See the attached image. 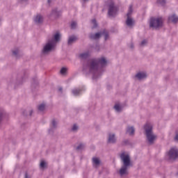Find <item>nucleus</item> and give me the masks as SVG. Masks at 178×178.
I'll list each match as a JSON object with an SVG mask.
<instances>
[{"instance_id": "obj_32", "label": "nucleus", "mask_w": 178, "mask_h": 178, "mask_svg": "<svg viewBox=\"0 0 178 178\" xmlns=\"http://www.w3.org/2000/svg\"><path fill=\"white\" fill-rule=\"evenodd\" d=\"M25 178H31V175H29V174H25Z\"/></svg>"}, {"instance_id": "obj_18", "label": "nucleus", "mask_w": 178, "mask_h": 178, "mask_svg": "<svg viewBox=\"0 0 178 178\" xmlns=\"http://www.w3.org/2000/svg\"><path fill=\"white\" fill-rule=\"evenodd\" d=\"M72 92L75 97L77 95H80V94H81V89L74 88L72 90Z\"/></svg>"}, {"instance_id": "obj_8", "label": "nucleus", "mask_w": 178, "mask_h": 178, "mask_svg": "<svg viewBox=\"0 0 178 178\" xmlns=\"http://www.w3.org/2000/svg\"><path fill=\"white\" fill-rule=\"evenodd\" d=\"M90 38L92 40H98L99 38H101V37H104V40H108V32L106 30H104L102 32L97 33L95 34H90Z\"/></svg>"}, {"instance_id": "obj_4", "label": "nucleus", "mask_w": 178, "mask_h": 178, "mask_svg": "<svg viewBox=\"0 0 178 178\" xmlns=\"http://www.w3.org/2000/svg\"><path fill=\"white\" fill-rule=\"evenodd\" d=\"M144 130L145 131L147 140L149 144H154L157 137L156 135H155L154 133L152 132V124H146L144 126Z\"/></svg>"}, {"instance_id": "obj_25", "label": "nucleus", "mask_w": 178, "mask_h": 178, "mask_svg": "<svg viewBox=\"0 0 178 178\" xmlns=\"http://www.w3.org/2000/svg\"><path fill=\"white\" fill-rule=\"evenodd\" d=\"M40 169H45L47 168V162L44 160H42L40 163Z\"/></svg>"}, {"instance_id": "obj_35", "label": "nucleus", "mask_w": 178, "mask_h": 178, "mask_svg": "<svg viewBox=\"0 0 178 178\" xmlns=\"http://www.w3.org/2000/svg\"><path fill=\"white\" fill-rule=\"evenodd\" d=\"M19 1H20V2H27V1L29 0H19Z\"/></svg>"}, {"instance_id": "obj_15", "label": "nucleus", "mask_w": 178, "mask_h": 178, "mask_svg": "<svg viewBox=\"0 0 178 178\" xmlns=\"http://www.w3.org/2000/svg\"><path fill=\"white\" fill-rule=\"evenodd\" d=\"M114 109H115V112L119 113V112H120L121 111H123V107L122 106V104H115L114 106Z\"/></svg>"}, {"instance_id": "obj_19", "label": "nucleus", "mask_w": 178, "mask_h": 178, "mask_svg": "<svg viewBox=\"0 0 178 178\" xmlns=\"http://www.w3.org/2000/svg\"><path fill=\"white\" fill-rule=\"evenodd\" d=\"M12 54L14 56H17L20 54V49L19 47H15L12 49Z\"/></svg>"}, {"instance_id": "obj_30", "label": "nucleus", "mask_w": 178, "mask_h": 178, "mask_svg": "<svg viewBox=\"0 0 178 178\" xmlns=\"http://www.w3.org/2000/svg\"><path fill=\"white\" fill-rule=\"evenodd\" d=\"M83 147H84V145L80 144V145L77 147V149H81V148H83Z\"/></svg>"}, {"instance_id": "obj_10", "label": "nucleus", "mask_w": 178, "mask_h": 178, "mask_svg": "<svg viewBox=\"0 0 178 178\" xmlns=\"http://www.w3.org/2000/svg\"><path fill=\"white\" fill-rule=\"evenodd\" d=\"M107 141L109 144L116 143V141H118V138H116V134L113 132L108 133Z\"/></svg>"}, {"instance_id": "obj_24", "label": "nucleus", "mask_w": 178, "mask_h": 178, "mask_svg": "<svg viewBox=\"0 0 178 178\" xmlns=\"http://www.w3.org/2000/svg\"><path fill=\"white\" fill-rule=\"evenodd\" d=\"M45 108H47V105L45 103H42L38 106V111L42 112L43 111H45Z\"/></svg>"}, {"instance_id": "obj_12", "label": "nucleus", "mask_w": 178, "mask_h": 178, "mask_svg": "<svg viewBox=\"0 0 178 178\" xmlns=\"http://www.w3.org/2000/svg\"><path fill=\"white\" fill-rule=\"evenodd\" d=\"M168 22L169 23H174L176 24L178 22V17L175 14H172L168 17Z\"/></svg>"}, {"instance_id": "obj_6", "label": "nucleus", "mask_w": 178, "mask_h": 178, "mask_svg": "<svg viewBox=\"0 0 178 178\" xmlns=\"http://www.w3.org/2000/svg\"><path fill=\"white\" fill-rule=\"evenodd\" d=\"M132 14H133V6H129L128 13L127 14V20H126V24L128 27H133L134 24H136V21L133 17H131Z\"/></svg>"}, {"instance_id": "obj_23", "label": "nucleus", "mask_w": 178, "mask_h": 178, "mask_svg": "<svg viewBox=\"0 0 178 178\" xmlns=\"http://www.w3.org/2000/svg\"><path fill=\"white\" fill-rule=\"evenodd\" d=\"M67 67H63L60 69V74H62V76H65V74H67Z\"/></svg>"}, {"instance_id": "obj_36", "label": "nucleus", "mask_w": 178, "mask_h": 178, "mask_svg": "<svg viewBox=\"0 0 178 178\" xmlns=\"http://www.w3.org/2000/svg\"><path fill=\"white\" fill-rule=\"evenodd\" d=\"M51 2H52V0H47V3H49V5L51 3Z\"/></svg>"}, {"instance_id": "obj_22", "label": "nucleus", "mask_w": 178, "mask_h": 178, "mask_svg": "<svg viewBox=\"0 0 178 178\" xmlns=\"http://www.w3.org/2000/svg\"><path fill=\"white\" fill-rule=\"evenodd\" d=\"M88 56H90V51H85L80 54L81 59H86V58H88Z\"/></svg>"}, {"instance_id": "obj_29", "label": "nucleus", "mask_w": 178, "mask_h": 178, "mask_svg": "<svg viewBox=\"0 0 178 178\" xmlns=\"http://www.w3.org/2000/svg\"><path fill=\"white\" fill-rule=\"evenodd\" d=\"M157 2L161 5H163V3H165V0H158Z\"/></svg>"}, {"instance_id": "obj_27", "label": "nucleus", "mask_w": 178, "mask_h": 178, "mask_svg": "<svg viewBox=\"0 0 178 178\" xmlns=\"http://www.w3.org/2000/svg\"><path fill=\"white\" fill-rule=\"evenodd\" d=\"M92 24L93 29H95V27H97V21L95 19H92Z\"/></svg>"}, {"instance_id": "obj_1", "label": "nucleus", "mask_w": 178, "mask_h": 178, "mask_svg": "<svg viewBox=\"0 0 178 178\" xmlns=\"http://www.w3.org/2000/svg\"><path fill=\"white\" fill-rule=\"evenodd\" d=\"M108 60L105 57H100L99 58H93L88 61L86 66V72L87 74H90L93 80H97L99 77H101L104 70L99 66H105Z\"/></svg>"}, {"instance_id": "obj_38", "label": "nucleus", "mask_w": 178, "mask_h": 178, "mask_svg": "<svg viewBox=\"0 0 178 178\" xmlns=\"http://www.w3.org/2000/svg\"><path fill=\"white\" fill-rule=\"evenodd\" d=\"M59 90H60V91H62V88H59Z\"/></svg>"}, {"instance_id": "obj_5", "label": "nucleus", "mask_w": 178, "mask_h": 178, "mask_svg": "<svg viewBox=\"0 0 178 178\" xmlns=\"http://www.w3.org/2000/svg\"><path fill=\"white\" fill-rule=\"evenodd\" d=\"M163 26L162 17H152L149 21V26L152 29H159Z\"/></svg>"}, {"instance_id": "obj_3", "label": "nucleus", "mask_w": 178, "mask_h": 178, "mask_svg": "<svg viewBox=\"0 0 178 178\" xmlns=\"http://www.w3.org/2000/svg\"><path fill=\"white\" fill-rule=\"evenodd\" d=\"M121 161L124 165L120 170V176H124L127 175L129 166L130 165V155L127 152H122L120 154Z\"/></svg>"}, {"instance_id": "obj_11", "label": "nucleus", "mask_w": 178, "mask_h": 178, "mask_svg": "<svg viewBox=\"0 0 178 178\" xmlns=\"http://www.w3.org/2000/svg\"><path fill=\"white\" fill-rule=\"evenodd\" d=\"M44 17L40 14H38L33 17V22H35V23H36L37 24L42 23Z\"/></svg>"}, {"instance_id": "obj_21", "label": "nucleus", "mask_w": 178, "mask_h": 178, "mask_svg": "<svg viewBox=\"0 0 178 178\" xmlns=\"http://www.w3.org/2000/svg\"><path fill=\"white\" fill-rule=\"evenodd\" d=\"M51 126H52V128L49 129V133H52V129H55V127L58 126V121L56 120H53L51 121Z\"/></svg>"}, {"instance_id": "obj_14", "label": "nucleus", "mask_w": 178, "mask_h": 178, "mask_svg": "<svg viewBox=\"0 0 178 178\" xmlns=\"http://www.w3.org/2000/svg\"><path fill=\"white\" fill-rule=\"evenodd\" d=\"M92 165L95 168H98L101 165V160L98 157H93L92 158Z\"/></svg>"}, {"instance_id": "obj_37", "label": "nucleus", "mask_w": 178, "mask_h": 178, "mask_svg": "<svg viewBox=\"0 0 178 178\" xmlns=\"http://www.w3.org/2000/svg\"><path fill=\"white\" fill-rule=\"evenodd\" d=\"M2 22V18L0 17V24Z\"/></svg>"}, {"instance_id": "obj_20", "label": "nucleus", "mask_w": 178, "mask_h": 178, "mask_svg": "<svg viewBox=\"0 0 178 178\" xmlns=\"http://www.w3.org/2000/svg\"><path fill=\"white\" fill-rule=\"evenodd\" d=\"M76 40H77V37L74 35L70 36L68 38V44L70 45L73 44V42H75Z\"/></svg>"}, {"instance_id": "obj_16", "label": "nucleus", "mask_w": 178, "mask_h": 178, "mask_svg": "<svg viewBox=\"0 0 178 178\" xmlns=\"http://www.w3.org/2000/svg\"><path fill=\"white\" fill-rule=\"evenodd\" d=\"M58 16H59V12H58V10H53L49 15L50 17H54V19H56Z\"/></svg>"}, {"instance_id": "obj_31", "label": "nucleus", "mask_w": 178, "mask_h": 178, "mask_svg": "<svg viewBox=\"0 0 178 178\" xmlns=\"http://www.w3.org/2000/svg\"><path fill=\"white\" fill-rule=\"evenodd\" d=\"M174 139H175V141H178V134H176Z\"/></svg>"}, {"instance_id": "obj_28", "label": "nucleus", "mask_w": 178, "mask_h": 178, "mask_svg": "<svg viewBox=\"0 0 178 178\" xmlns=\"http://www.w3.org/2000/svg\"><path fill=\"white\" fill-rule=\"evenodd\" d=\"M77 26V23L76 22H72L71 24L72 29H76V26Z\"/></svg>"}, {"instance_id": "obj_34", "label": "nucleus", "mask_w": 178, "mask_h": 178, "mask_svg": "<svg viewBox=\"0 0 178 178\" xmlns=\"http://www.w3.org/2000/svg\"><path fill=\"white\" fill-rule=\"evenodd\" d=\"M145 44H147V40L142 41L141 45H145Z\"/></svg>"}, {"instance_id": "obj_26", "label": "nucleus", "mask_w": 178, "mask_h": 178, "mask_svg": "<svg viewBox=\"0 0 178 178\" xmlns=\"http://www.w3.org/2000/svg\"><path fill=\"white\" fill-rule=\"evenodd\" d=\"M77 130H79V125H77V124H74V125H72V131H77Z\"/></svg>"}, {"instance_id": "obj_17", "label": "nucleus", "mask_w": 178, "mask_h": 178, "mask_svg": "<svg viewBox=\"0 0 178 178\" xmlns=\"http://www.w3.org/2000/svg\"><path fill=\"white\" fill-rule=\"evenodd\" d=\"M135 131H136V129L133 127H129L127 129V134H129V136H133Z\"/></svg>"}, {"instance_id": "obj_9", "label": "nucleus", "mask_w": 178, "mask_h": 178, "mask_svg": "<svg viewBox=\"0 0 178 178\" xmlns=\"http://www.w3.org/2000/svg\"><path fill=\"white\" fill-rule=\"evenodd\" d=\"M168 159H176L178 158V149L177 147H172L167 154Z\"/></svg>"}, {"instance_id": "obj_33", "label": "nucleus", "mask_w": 178, "mask_h": 178, "mask_svg": "<svg viewBox=\"0 0 178 178\" xmlns=\"http://www.w3.org/2000/svg\"><path fill=\"white\" fill-rule=\"evenodd\" d=\"M2 115H3V111L0 109V121H1V116H2Z\"/></svg>"}, {"instance_id": "obj_13", "label": "nucleus", "mask_w": 178, "mask_h": 178, "mask_svg": "<svg viewBox=\"0 0 178 178\" xmlns=\"http://www.w3.org/2000/svg\"><path fill=\"white\" fill-rule=\"evenodd\" d=\"M136 77L138 79V80H144V79L147 78V73L144 72H138L136 74Z\"/></svg>"}, {"instance_id": "obj_7", "label": "nucleus", "mask_w": 178, "mask_h": 178, "mask_svg": "<svg viewBox=\"0 0 178 178\" xmlns=\"http://www.w3.org/2000/svg\"><path fill=\"white\" fill-rule=\"evenodd\" d=\"M118 6H116V5H115V1H111L108 4V16H110V17H113L114 16H116L117 13H118Z\"/></svg>"}, {"instance_id": "obj_2", "label": "nucleus", "mask_w": 178, "mask_h": 178, "mask_svg": "<svg viewBox=\"0 0 178 178\" xmlns=\"http://www.w3.org/2000/svg\"><path fill=\"white\" fill-rule=\"evenodd\" d=\"M62 35L59 32H56L50 38H49L45 44H43L41 54L42 55H49L50 52L55 51L56 48V44L60 41Z\"/></svg>"}]
</instances>
